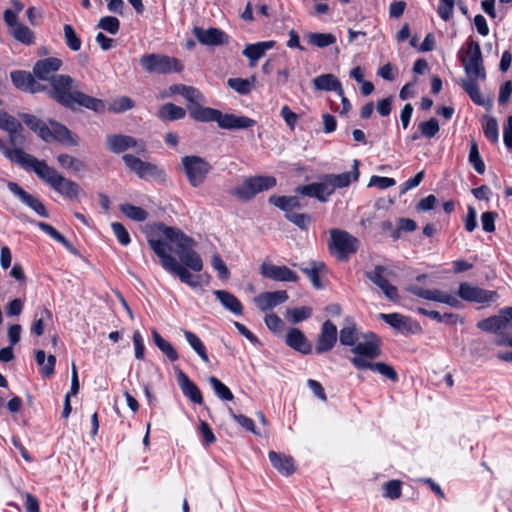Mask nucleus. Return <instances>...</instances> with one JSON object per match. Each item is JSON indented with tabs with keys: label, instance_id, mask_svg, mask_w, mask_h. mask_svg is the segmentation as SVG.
<instances>
[{
	"label": "nucleus",
	"instance_id": "33",
	"mask_svg": "<svg viewBox=\"0 0 512 512\" xmlns=\"http://www.w3.org/2000/svg\"><path fill=\"white\" fill-rule=\"evenodd\" d=\"M213 293L226 310L235 315L243 314V305L232 293L225 290H215Z\"/></svg>",
	"mask_w": 512,
	"mask_h": 512
},
{
	"label": "nucleus",
	"instance_id": "26",
	"mask_svg": "<svg viewBox=\"0 0 512 512\" xmlns=\"http://www.w3.org/2000/svg\"><path fill=\"white\" fill-rule=\"evenodd\" d=\"M11 80L16 88L23 91L36 93L42 89V86L35 81L33 75L26 71L16 70L11 72Z\"/></svg>",
	"mask_w": 512,
	"mask_h": 512
},
{
	"label": "nucleus",
	"instance_id": "48",
	"mask_svg": "<svg viewBox=\"0 0 512 512\" xmlns=\"http://www.w3.org/2000/svg\"><path fill=\"white\" fill-rule=\"evenodd\" d=\"M215 395L222 401H232L234 396L231 390L222 383L217 377L211 376L208 379Z\"/></svg>",
	"mask_w": 512,
	"mask_h": 512
},
{
	"label": "nucleus",
	"instance_id": "63",
	"mask_svg": "<svg viewBox=\"0 0 512 512\" xmlns=\"http://www.w3.org/2000/svg\"><path fill=\"white\" fill-rule=\"evenodd\" d=\"M285 217L300 229H307L311 222V217L303 213H286Z\"/></svg>",
	"mask_w": 512,
	"mask_h": 512
},
{
	"label": "nucleus",
	"instance_id": "22",
	"mask_svg": "<svg viewBox=\"0 0 512 512\" xmlns=\"http://www.w3.org/2000/svg\"><path fill=\"white\" fill-rule=\"evenodd\" d=\"M217 124L222 129L236 130V129H248L253 127L256 122L252 118L247 116H237L235 114H223L220 111Z\"/></svg>",
	"mask_w": 512,
	"mask_h": 512
},
{
	"label": "nucleus",
	"instance_id": "56",
	"mask_svg": "<svg viewBox=\"0 0 512 512\" xmlns=\"http://www.w3.org/2000/svg\"><path fill=\"white\" fill-rule=\"evenodd\" d=\"M402 483L399 480H390L383 484L384 497L391 500L398 499L401 496Z\"/></svg>",
	"mask_w": 512,
	"mask_h": 512
},
{
	"label": "nucleus",
	"instance_id": "47",
	"mask_svg": "<svg viewBox=\"0 0 512 512\" xmlns=\"http://www.w3.org/2000/svg\"><path fill=\"white\" fill-rule=\"evenodd\" d=\"M484 136L492 143L499 141V128L497 120L492 116H485L483 121Z\"/></svg>",
	"mask_w": 512,
	"mask_h": 512
},
{
	"label": "nucleus",
	"instance_id": "32",
	"mask_svg": "<svg viewBox=\"0 0 512 512\" xmlns=\"http://www.w3.org/2000/svg\"><path fill=\"white\" fill-rule=\"evenodd\" d=\"M190 117L199 122H216L220 116V110L203 107L202 104L193 105L188 107Z\"/></svg>",
	"mask_w": 512,
	"mask_h": 512
},
{
	"label": "nucleus",
	"instance_id": "11",
	"mask_svg": "<svg viewBox=\"0 0 512 512\" xmlns=\"http://www.w3.org/2000/svg\"><path fill=\"white\" fill-rule=\"evenodd\" d=\"M458 296L465 301L475 302L483 306H489L496 302L499 295L496 291L486 290L470 283L463 282L459 285Z\"/></svg>",
	"mask_w": 512,
	"mask_h": 512
},
{
	"label": "nucleus",
	"instance_id": "52",
	"mask_svg": "<svg viewBox=\"0 0 512 512\" xmlns=\"http://www.w3.org/2000/svg\"><path fill=\"white\" fill-rule=\"evenodd\" d=\"M469 162L475 169V171L479 174H483L485 171V164L480 156L478 145L475 141H472L470 144L469 151Z\"/></svg>",
	"mask_w": 512,
	"mask_h": 512
},
{
	"label": "nucleus",
	"instance_id": "3",
	"mask_svg": "<svg viewBox=\"0 0 512 512\" xmlns=\"http://www.w3.org/2000/svg\"><path fill=\"white\" fill-rule=\"evenodd\" d=\"M74 80L68 75H56L51 78L52 97L65 107L74 109L83 106L95 112L104 108L102 100L86 95L74 89Z\"/></svg>",
	"mask_w": 512,
	"mask_h": 512
},
{
	"label": "nucleus",
	"instance_id": "43",
	"mask_svg": "<svg viewBox=\"0 0 512 512\" xmlns=\"http://www.w3.org/2000/svg\"><path fill=\"white\" fill-rule=\"evenodd\" d=\"M310 45L325 48L336 42V37L331 33L310 32L306 35Z\"/></svg>",
	"mask_w": 512,
	"mask_h": 512
},
{
	"label": "nucleus",
	"instance_id": "41",
	"mask_svg": "<svg viewBox=\"0 0 512 512\" xmlns=\"http://www.w3.org/2000/svg\"><path fill=\"white\" fill-rule=\"evenodd\" d=\"M340 343L344 346H352L357 344L358 332L354 322L347 320V324L339 332Z\"/></svg>",
	"mask_w": 512,
	"mask_h": 512
},
{
	"label": "nucleus",
	"instance_id": "35",
	"mask_svg": "<svg viewBox=\"0 0 512 512\" xmlns=\"http://www.w3.org/2000/svg\"><path fill=\"white\" fill-rule=\"evenodd\" d=\"M269 203L285 211L286 213H293V209L302 207L297 196L272 195L269 197Z\"/></svg>",
	"mask_w": 512,
	"mask_h": 512
},
{
	"label": "nucleus",
	"instance_id": "5",
	"mask_svg": "<svg viewBox=\"0 0 512 512\" xmlns=\"http://www.w3.org/2000/svg\"><path fill=\"white\" fill-rule=\"evenodd\" d=\"M183 171L192 187L201 186L212 170L211 164L197 155L184 156L181 159Z\"/></svg>",
	"mask_w": 512,
	"mask_h": 512
},
{
	"label": "nucleus",
	"instance_id": "55",
	"mask_svg": "<svg viewBox=\"0 0 512 512\" xmlns=\"http://www.w3.org/2000/svg\"><path fill=\"white\" fill-rule=\"evenodd\" d=\"M11 33L16 40L24 44H30L33 41L32 32L28 27L24 26L21 23L12 28Z\"/></svg>",
	"mask_w": 512,
	"mask_h": 512
},
{
	"label": "nucleus",
	"instance_id": "51",
	"mask_svg": "<svg viewBox=\"0 0 512 512\" xmlns=\"http://www.w3.org/2000/svg\"><path fill=\"white\" fill-rule=\"evenodd\" d=\"M432 301L444 303L454 308H458L461 305L456 296L439 289H432Z\"/></svg>",
	"mask_w": 512,
	"mask_h": 512
},
{
	"label": "nucleus",
	"instance_id": "62",
	"mask_svg": "<svg viewBox=\"0 0 512 512\" xmlns=\"http://www.w3.org/2000/svg\"><path fill=\"white\" fill-rule=\"evenodd\" d=\"M111 228L118 242L121 245L127 246L131 242L130 235L127 229L121 223L113 222L111 223Z\"/></svg>",
	"mask_w": 512,
	"mask_h": 512
},
{
	"label": "nucleus",
	"instance_id": "46",
	"mask_svg": "<svg viewBox=\"0 0 512 512\" xmlns=\"http://www.w3.org/2000/svg\"><path fill=\"white\" fill-rule=\"evenodd\" d=\"M120 211L129 219L143 222L148 218V212L141 207L124 203L119 206Z\"/></svg>",
	"mask_w": 512,
	"mask_h": 512
},
{
	"label": "nucleus",
	"instance_id": "4",
	"mask_svg": "<svg viewBox=\"0 0 512 512\" xmlns=\"http://www.w3.org/2000/svg\"><path fill=\"white\" fill-rule=\"evenodd\" d=\"M21 118L33 132L46 142L56 140L64 144L76 143L70 130L56 121H49V125H47L36 116L27 113L21 114Z\"/></svg>",
	"mask_w": 512,
	"mask_h": 512
},
{
	"label": "nucleus",
	"instance_id": "58",
	"mask_svg": "<svg viewBox=\"0 0 512 512\" xmlns=\"http://www.w3.org/2000/svg\"><path fill=\"white\" fill-rule=\"evenodd\" d=\"M183 97L188 101L187 108L193 105L205 103L206 101L204 95L198 89L192 86L187 87Z\"/></svg>",
	"mask_w": 512,
	"mask_h": 512
},
{
	"label": "nucleus",
	"instance_id": "34",
	"mask_svg": "<svg viewBox=\"0 0 512 512\" xmlns=\"http://www.w3.org/2000/svg\"><path fill=\"white\" fill-rule=\"evenodd\" d=\"M314 87L321 91H335L342 96L341 82L333 74H322L313 79Z\"/></svg>",
	"mask_w": 512,
	"mask_h": 512
},
{
	"label": "nucleus",
	"instance_id": "49",
	"mask_svg": "<svg viewBox=\"0 0 512 512\" xmlns=\"http://www.w3.org/2000/svg\"><path fill=\"white\" fill-rule=\"evenodd\" d=\"M312 315V308L310 307H297L290 308L286 310L285 317L286 319L293 323H299L301 321L307 320Z\"/></svg>",
	"mask_w": 512,
	"mask_h": 512
},
{
	"label": "nucleus",
	"instance_id": "27",
	"mask_svg": "<svg viewBox=\"0 0 512 512\" xmlns=\"http://www.w3.org/2000/svg\"><path fill=\"white\" fill-rule=\"evenodd\" d=\"M477 327L484 332L497 334L502 330L508 329L509 325L506 314L504 312V308L500 309L498 315H494L479 321L477 323Z\"/></svg>",
	"mask_w": 512,
	"mask_h": 512
},
{
	"label": "nucleus",
	"instance_id": "6",
	"mask_svg": "<svg viewBox=\"0 0 512 512\" xmlns=\"http://www.w3.org/2000/svg\"><path fill=\"white\" fill-rule=\"evenodd\" d=\"M276 178L273 176H254L245 178L243 183L235 188L233 195L242 201L251 200L258 193L267 191L276 186Z\"/></svg>",
	"mask_w": 512,
	"mask_h": 512
},
{
	"label": "nucleus",
	"instance_id": "42",
	"mask_svg": "<svg viewBox=\"0 0 512 512\" xmlns=\"http://www.w3.org/2000/svg\"><path fill=\"white\" fill-rule=\"evenodd\" d=\"M152 338L158 349L174 362L178 360L179 355L171 343L166 341L155 329L152 331Z\"/></svg>",
	"mask_w": 512,
	"mask_h": 512
},
{
	"label": "nucleus",
	"instance_id": "7",
	"mask_svg": "<svg viewBox=\"0 0 512 512\" xmlns=\"http://www.w3.org/2000/svg\"><path fill=\"white\" fill-rule=\"evenodd\" d=\"M358 239L348 232L340 229L330 231L328 248L331 254L340 260H345L352 253L357 251Z\"/></svg>",
	"mask_w": 512,
	"mask_h": 512
},
{
	"label": "nucleus",
	"instance_id": "24",
	"mask_svg": "<svg viewBox=\"0 0 512 512\" xmlns=\"http://www.w3.org/2000/svg\"><path fill=\"white\" fill-rule=\"evenodd\" d=\"M296 191L305 196L315 197L322 202L327 201L328 197L333 194L326 176L322 182L299 186Z\"/></svg>",
	"mask_w": 512,
	"mask_h": 512
},
{
	"label": "nucleus",
	"instance_id": "60",
	"mask_svg": "<svg viewBox=\"0 0 512 512\" xmlns=\"http://www.w3.org/2000/svg\"><path fill=\"white\" fill-rule=\"evenodd\" d=\"M133 107H134V101L127 96H122V97L115 99L111 103L110 110L115 113H121V112L130 110Z\"/></svg>",
	"mask_w": 512,
	"mask_h": 512
},
{
	"label": "nucleus",
	"instance_id": "29",
	"mask_svg": "<svg viewBox=\"0 0 512 512\" xmlns=\"http://www.w3.org/2000/svg\"><path fill=\"white\" fill-rule=\"evenodd\" d=\"M0 128L7 131L10 135V142L12 144L21 143L18 140L20 133L23 130L21 123L12 115L5 111L0 110Z\"/></svg>",
	"mask_w": 512,
	"mask_h": 512
},
{
	"label": "nucleus",
	"instance_id": "50",
	"mask_svg": "<svg viewBox=\"0 0 512 512\" xmlns=\"http://www.w3.org/2000/svg\"><path fill=\"white\" fill-rule=\"evenodd\" d=\"M46 320H52V313L48 309H42L40 313H36L31 332L36 336H41L44 333Z\"/></svg>",
	"mask_w": 512,
	"mask_h": 512
},
{
	"label": "nucleus",
	"instance_id": "9",
	"mask_svg": "<svg viewBox=\"0 0 512 512\" xmlns=\"http://www.w3.org/2000/svg\"><path fill=\"white\" fill-rule=\"evenodd\" d=\"M467 77L486 79V72L483 65L481 48L478 42L469 40L467 42L466 57L462 60Z\"/></svg>",
	"mask_w": 512,
	"mask_h": 512
},
{
	"label": "nucleus",
	"instance_id": "12",
	"mask_svg": "<svg viewBox=\"0 0 512 512\" xmlns=\"http://www.w3.org/2000/svg\"><path fill=\"white\" fill-rule=\"evenodd\" d=\"M354 357L351 359L361 358L366 362H372L371 360L378 358L381 355V340L374 333H367L364 335V341L357 342V344L351 349Z\"/></svg>",
	"mask_w": 512,
	"mask_h": 512
},
{
	"label": "nucleus",
	"instance_id": "20",
	"mask_svg": "<svg viewBox=\"0 0 512 512\" xmlns=\"http://www.w3.org/2000/svg\"><path fill=\"white\" fill-rule=\"evenodd\" d=\"M350 362L358 370L369 369L373 372L379 373L380 375L391 380L392 382L398 381V374L395 371V369L391 365L386 364L384 362H366L361 358L350 359Z\"/></svg>",
	"mask_w": 512,
	"mask_h": 512
},
{
	"label": "nucleus",
	"instance_id": "37",
	"mask_svg": "<svg viewBox=\"0 0 512 512\" xmlns=\"http://www.w3.org/2000/svg\"><path fill=\"white\" fill-rule=\"evenodd\" d=\"M477 80H480V78L467 77V79L462 80L461 87L476 105L484 106L486 102L480 92Z\"/></svg>",
	"mask_w": 512,
	"mask_h": 512
},
{
	"label": "nucleus",
	"instance_id": "40",
	"mask_svg": "<svg viewBox=\"0 0 512 512\" xmlns=\"http://www.w3.org/2000/svg\"><path fill=\"white\" fill-rule=\"evenodd\" d=\"M326 270V266L323 262L314 261L311 262L310 267L302 268L301 271L310 279L312 285L316 289L323 287L320 281V275Z\"/></svg>",
	"mask_w": 512,
	"mask_h": 512
},
{
	"label": "nucleus",
	"instance_id": "1",
	"mask_svg": "<svg viewBox=\"0 0 512 512\" xmlns=\"http://www.w3.org/2000/svg\"><path fill=\"white\" fill-rule=\"evenodd\" d=\"M157 231L164 237H149L148 243L159 257L162 267L169 273L177 275L181 282L195 288L199 285L198 277H194L189 269L200 272L203 262L194 250L196 242L180 229L158 224Z\"/></svg>",
	"mask_w": 512,
	"mask_h": 512
},
{
	"label": "nucleus",
	"instance_id": "44",
	"mask_svg": "<svg viewBox=\"0 0 512 512\" xmlns=\"http://www.w3.org/2000/svg\"><path fill=\"white\" fill-rule=\"evenodd\" d=\"M38 227L55 241L61 243L67 250L71 253L76 254V249L72 246V244L53 226L45 222H38Z\"/></svg>",
	"mask_w": 512,
	"mask_h": 512
},
{
	"label": "nucleus",
	"instance_id": "38",
	"mask_svg": "<svg viewBox=\"0 0 512 512\" xmlns=\"http://www.w3.org/2000/svg\"><path fill=\"white\" fill-rule=\"evenodd\" d=\"M379 318L394 329L404 332L409 330L410 318L399 313H380Z\"/></svg>",
	"mask_w": 512,
	"mask_h": 512
},
{
	"label": "nucleus",
	"instance_id": "8",
	"mask_svg": "<svg viewBox=\"0 0 512 512\" xmlns=\"http://www.w3.org/2000/svg\"><path fill=\"white\" fill-rule=\"evenodd\" d=\"M140 64L149 73L168 74L183 70V65L177 58L163 54L144 55L140 58Z\"/></svg>",
	"mask_w": 512,
	"mask_h": 512
},
{
	"label": "nucleus",
	"instance_id": "14",
	"mask_svg": "<svg viewBox=\"0 0 512 512\" xmlns=\"http://www.w3.org/2000/svg\"><path fill=\"white\" fill-rule=\"evenodd\" d=\"M122 160L126 167L141 179L156 178L163 174V171L155 164L145 162L132 154H124Z\"/></svg>",
	"mask_w": 512,
	"mask_h": 512
},
{
	"label": "nucleus",
	"instance_id": "16",
	"mask_svg": "<svg viewBox=\"0 0 512 512\" xmlns=\"http://www.w3.org/2000/svg\"><path fill=\"white\" fill-rule=\"evenodd\" d=\"M268 458L272 467L284 477L293 475L297 470L296 461L284 450H270Z\"/></svg>",
	"mask_w": 512,
	"mask_h": 512
},
{
	"label": "nucleus",
	"instance_id": "30",
	"mask_svg": "<svg viewBox=\"0 0 512 512\" xmlns=\"http://www.w3.org/2000/svg\"><path fill=\"white\" fill-rule=\"evenodd\" d=\"M275 46V41H261L254 44H248L242 51V54L248 58L250 67H254L257 61L264 56L266 51Z\"/></svg>",
	"mask_w": 512,
	"mask_h": 512
},
{
	"label": "nucleus",
	"instance_id": "36",
	"mask_svg": "<svg viewBox=\"0 0 512 512\" xmlns=\"http://www.w3.org/2000/svg\"><path fill=\"white\" fill-rule=\"evenodd\" d=\"M185 115V109L173 103H166L162 105L157 112L158 118L165 121L180 120L184 118Z\"/></svg>",
	"mask_w": 512,
	"mask_h": 512
},
{
	"label": "nucleus",
	"instance_id": "25",
	"mask_svg": "<svg viewBox=\"0 0 512 512\" xmlns=\"http://www.w3.org/2000/svg\"><path fill=\"white\" fill-rule=\"evenodd\" d=\"M359 161L354 160L352 170L341 174L326 175L329 185L334 193L336 188H344L350 185L352 181H357L359 178Z\"/></svg>",
	"mask_w": 512,
	"mask_h": 512
},
{
	"label": "nucleus",
	"instance_id": "18",
	"mask_svg": "<svg viewBox=\"0 0 512 512\" xmlns=\"http://www.w3.org/2000/svg\"><path fill=\"white\" fill-rule=\"evenodd\" d=\"M260 274L268 279L280 282H298L299 276L287 266H278L270 263H262Z\"/></svg>",
	"mask_w": 512,
	"mask_h": 512
},
{
	"label": "nucleus",
	"instance_id": "53",
	"mask_svg": "<svg viewBox=\"0 0 512 512\" xmlns=\"http://www.w3.org/2000/svg\"><path fill=\"white\" fill-rule=\"evenodd\" d=\"M417 312L421 315L428 316L429 318L436 320L439 323H456V321L459 319V316L453 313H445L442 315L438 311H429L424 308H418Z\"/></svg>",
	"mask_w": 512,
	"mask_h": 512
},
{
	"label": "nucleus",
	"instance_id": "45",
	"mask_svg": "<svg viewBox=\"0 0 512 512\" xmlns=\"http://www.w3.org/2000/svg\"><path fill=\"white\" fill-rule=\"evenodd\" d=\"M38 227L55 241L61 243L67 250L71 253L76 254V249L72 246V244L53 226L45 222H38Z\"/></svg>",
	"mask_w": 512,
	"mask_h": 512
},
{
	"label": "nucleus",
	"instance_id": "54",
	"mask_svg": "<svg viewBox=\"0 0 512 512\" xmlns=\"http://www.w3.org/2000/svg\"><path fill=\"white\" fill-rule=\"evenodd\" d=\"M64 37H65L67 46L71 50H73V51L80 50L82 42H81L80 38L77 36L74 28L69 24L64 25Z\"/></svg>",
	"mask_w": 512,
	"mask_h": 512
},
{
	"label": "nucleus",
	"instance_id": "15",
	"mask_svg": "<svg viewBox=\"0 0 512 512\" xmlns=\"http://www.w3.org/2000/svg\"><path fill=\"white\" fill-rule=\"evenodd\" d=\"M193 35L200 44L205 46H221L229 43V36L221 29L215 27L205 29L195 26L193 28Z\"/></svg>",
	"mask_w": 512,
	"mask_h": 512
},
{
	"label": "nucleus",
	"instance_id": "19",
	"mask_svg": "<svg viewBox=\"0 0 512 512\" xmlns=\"http://www.w3.org/2000/svg\"><path fill=\"white\" fill-rule=\"evenodd\" d=\"M9 191L14 194L23 204L34 210L41 217H48V212L43 203L34 195L27 193L15 182H8Z\"/></svg>",
	"mask_w": 512,
	"mask_h": 512
},
{
	"label": "nucleus",
	"instance_id": "39",
	"mask_svg": "<svg viewBox=\"0 0 512 512\" xmlns=\"http://www.w3.org/2000/svg\"><path fill=\"white\" fill-rule=\"evenodd\" d=\"M184 337L195 353L200 357L204 363H209V356L204 343L201 339L193 332L183 330Z\"/></svg>",
	"mask_w": 512,
	"mask_h": 512
},
{
	"label": "nucleus",
	"instance_id": "64",
	"mask_svg": "<svg viewBox=\"0 0 512 512\" xmlns=\"http://www.w3.org/2000/svg\"><path fill=\"white\" fill-rule=\"evenodd\" d=\"M454 6V0H440L437 9L439 17L444 21H448L453 15Z\"/></svg>",
	"mask_w": 512,
	"mask_h": 512
},
{
	"label": "nucleus",
	"instance_id": "17",
	"mask_svg": "<svg viewBox=\"0 0 512 512\" xmlns=\"http://www.w3.org/2000/svg\"><path fill=\"white\" fill-rule=\"evenodd\" d=\"M338 331L336 325L330 320H326L320 330L317 338L315 351L317 354H322L331 351L337 343Z\"/></svg>",
	"mask_w": 512,
	"mask_h": 512
},
{
	"label": "nucleus",
	"instance_id": "57",
	"mask_svg": "<svg viewBox=\"0 0 512 512\" xmlns=\"http://www.w3.org/2000/svg\"><path fill=\"white\" fill-rule=\"evenodd\" d=\"M98 28L107 31L110 34H116L120 28V22L116 17L105 16L102 17L98 22Z\"/></svg>",
	"mask_w": 512,
	"mask_h": 512
},
{
	"label": "nucleus",
	"instance_id": "28",
	"mask_svg": "<svg viewBox=\"0 0 512 512\" xmlns=\"http://www.w3.org/2000/svg\"><path fill=\"white\" fill-rule=\"evenodd\" d=\"M62 65V61L58 58L50 57L38 61L33 69V73L40 80H50L54 76L53 73L58 71Z\"/></svg>",
	"mask_w": 512,
	"mask_h": 512
},
{
	"label": "nucleus",
	"instance_id": "2",
	"mask_svg": "<svg viewBox=\"0 0 512 512\" xmlns=\"http://www.w3.org/2000/svg\"><path fill=\"white\" fill-rule=\"evenodd\" d=\"M5 156L26 170H32L41 180L49 184L57 193L67 198H76L80 192L79 185L62 176L58 171L24 152L20 148L6 150Z\"/></svg>",
	"mask_w": 512,
	"mask_h": 512
},
{
	"label": "nucleus",
	"instance_id": "23",
	"mask_svg": "<svg viewBox=\"0 0 512 512\" xmlns=\"http://www.w3.org/2000/svg\"><path fill=\"white\" fill-rule=\"evenodd\" d=\"M288 300V294L284 290L263 292L254 298L256 306L261 311L272 309Z\"/></svg>",
	"mask_w": 512,
	"mask_h": 512
},
{
	"label": "nucleus",
	"instance_id": "10",
	"mask_svg": "<svg viewBox=\"0 0 512 512\" xmlns=\"http://www.w3.org/2000/svg\"><path fill=\"white\" fill-rule=\"evenodd\" d=\"M107 149L115 154L123 153L129 149H134L137 154H145L146 144L142 140L125 135V134H110L105 139Z\"/></svg>",
	"mask_w": 512,
	"mask_h": 512
},
{
	"label": "nucleus",
	"instance_id": "13",
	"mask_svg": "<svg viewBox=\"0 0 512 512\" xmlns=\"http://www.w3.org/2000/svg\"><path fill=\"white\" fill-rule=\"evenodd\" d=\"M388 269L382 265H376L373 270L366 271L365 276L373 282L385 295L387 299L396 302L399 299L398 289L389 283L386 275Z\"/></svg>",
	"mask_w": 512,
	"mask_h": 512
},
{
	"label": "nucleus",
	"instance_id": "59",
	"mask_svg": "<svg viewBox=\"0 0 512 512\" xmlns=\"http://www.w3.org/2000/svg\"><path fill=\"white\" fill-rule=\"evenodd\" d=\"M421 135L426 138H432L439 132V124L437 119L431 118L419 125Z\"/></svg>",
	"mask_w": 512,
	"mask_h": 512
},
{
	"label": "nucleus",
	"instance_id": "21",
	"mask_svg": "<svg viewBox=\"0 0 512 512\" xmlns=\"http://www.w3.org/2000/svg\"><path fill=\"white\" fill-rule=\"evenodd\" d=\"M177 383L184 394L192 402L201 405L203 397L197 385L181 370L176 371Z\"/></svg>",
	"mask_w": 512,
	"mask_h": 512
},
{
	"label": "nucleus",
	"instance_id": "61",
	"mask_svg": "<svg viewBox=\"0 0 512 512\" xmlns=\"http://www.w3.org/2000/svg\"><path fill=\"white\" fill-rule=\"evenodd\" d=\"M228 85L242 95L248 94L252 89L250 81L242 78H230Z\"/></svg>",
	"mask_w": 512,
	"mask_h": 512
},
{
	"label": "nucleus",
	"instance_id": "31",
	"mask_svg": "<svg viewBox=\"0 0 512 512\" xmlns=\"http://www.w3.org/2000/svg\"><path fill=\"white\" fill-rule=\"evenodd\" d=\"M285 341L289 347L303 354H309L312 350V346L304 333L297 328L289 329Z\"/></svg>",
	"mask_w": 512,
	"mask_h": 512
}]
</instances>
